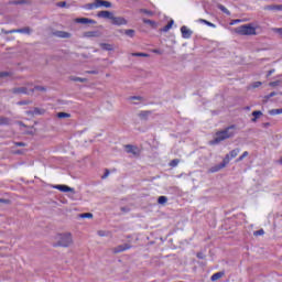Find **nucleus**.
<instances>
[{
    "mask_svg": "<svg viewBox=\"0 0 282 282\" xmlns=\"http://www.w3.org/2000/svg\"><path fill=\"white\" fill-rule=\"evenodd\" d=\"M54 246L59 248H70V246H74V236H72V232L57 234L54 237Z\"/></svg>",
    "mask_w": 282,
    "mask_h": 282,
    "instance_id": "f257e3e1",
    "label": "nucleus"
},
{
    "mask_svg": "<svg viewBox=\"0 0 282 282\" xmlns=\"http://www.w3.org/2000/svg\"><path fill=\"white\" fill-rule=\"evenodd\" d=\"M234 137H235V126H230L225 130L216 132L214 140H212L209 144H219L220 142H224V140H228L229 138H234Z\"/></svg>",
    "mask_w": 282,
    "mask_h": 282,
    "instance_id": "f03ea898",
    "label": "nucleus"
},
{
    "mask_svg": "<svg viewBox=\"0 0 282 282\" xmlns=\"http://www.w3.org/2000/svg\"><path fill=\"white\" fill-rule=\"evenodd\" d=\"M239 153H241V150L239 148L231 150L229 154H226L225 159L223 160V163L220 165L212 167L210 172L217 173V171H221V169H225V166H228V164L230 163V160H234V158H237Z\"/></svg>",
    "mask_w": 282,
    "mask_h": 282,
    "instance_id": "7ed1b4c3",
    "label": "nucleus"
},
{
    "mask_svg": "<svg viewBox=\"0 0 282 282\" xmlns=\"http://www.w3.org/2000/svg\"><path fill=\"white\" fill-rule=\"evenodd\" d=\"M236 34L240 36H257V28L252 24H243L235 29Z\"/></svg>",
    "mask_w": 282,
    "mask_h": 282,
    "instance_id": "20e7f679",
    "label": "nucleus"
},
{
    "mask_svg": "<svg viewBox=\"0 0 282 282\" xmlns=\"http://www.w3.org/2000/svg\"><path fill=\"white\" fill-rule=\"evenodd\" d=\"M30 87H32V84H28L26 86L21 87H14L11 89L12 94L21 95L24 94L25 96H32V91H30Z\"/></svg>",
    "mask_w": 282,
    "mask_h": 282,
    "instance_id": "39448f33",
    "label": "nucleus"
},
{
    "mask_svg": "<svg viewBox=\"0 0 282 282\" xmlns=\"http://www.w3.org/2000/svg\"><path fill=\"white\" fill-rule=\"evenodd\" d=\"M6 34H32V29L30 26L23 28V29H15V30H10L6 31Z\"/></svg>",
    "mask_w": 282,
    "mask_h": 282,
    "instance_id": "423d86ee",
    "label": "nucleus"
},
{
    "mask_svg": "<svg viewBox=\"0 0 282 282\" xmlns=\"http://www.w3.org/2000/svg\"><path fill=\"white\" fill-rule=\"evenodd\" d=\"M83 36L84 39H100L102 34L100 33V31H87L84 32Z\"/></svg>",
    "mask_w": 282,
    "mask_h": 282,
    "instance_id": "0eeeda50",
    "label": "nucleus"
},
{
    "mask_svg": "<svg viewBox=\"0 0 282 282\" xmlns=\"http://www.w3.org/2000/svg\"><path fill=\"white\" fill-rule=\"evenodd\" d=\"M131 246L129 243L119 245L115 248H112L113 254H119V252H124L126 250H130Z\"/></svg>",
    "mask_w": 282,
    "mask_h": 282,
    "instance_id": "6e6552de",
    "label": "nucleus"
},
{
    "mask_svg": "<svg viewBox=\"0 0 282 282\" xmlns=\"http://www.w3.org/2000/svg\"><path fill=\"white\" fill-rule=\"evenodd\" d=\"M110 21H111L112 25H127V19H124L122 17H115L112 14V18Z\"/></svg>",
    "mask_w": 282,
    "mask_h": 282,
    "instance_id": "1a4fd4ad",
    "label": "nucleus"
},
{
    "mask_svg": "<svg viewBox=\"0 0 282 282\" xmlns=\"http://www.w3.org/2000/svg\"><path fill=\"white\" fill-rule=\"evenodd\" d=\"M181 34L183 39H191L193 36V30L188 29L186 25L181 28Z\"/></svg>",
    "mask_w": 282,
    "mask_h": 282,
    "instance_id": "9d476101",
    "label": "nucleus"
},
{
    "mask_svg": "<svg viewBox=\"0 0 282 282\" xmlns=\"http://www.w3.org/2000/svg\"><path fill=\"white\" fill-rule=\"evenodd\" d=\"M53 34L55 36H57V39H70L72 37V33L65 32V31H55V32H53Z\"/></svg>",
    "mask_w": 282,
    "mask_h": 282,
    "instance_id": "9b49d317",
    "label": "nucleus"
},
{
    "mask_svg": "<svg viewBox=\"0 0 282 282\" xmlns=\"http://www.w3.org/2000/svg\"><path fill=\"white\" fill-rule=\"evenodd\" d=\"M54 188L61 191V193H74V188L67 185H55Z\"/></svg>",
    "mask_w": 282,
    "mask_h": 282,
    "instance_id": "f8f14e48",
    "label": "nucleus"
},
{
    "mask_svg": "<svg viewBox=\"0 0 282 282\" xmlns=\"http://www.w3.org/2000/svg\"><path fill=\"white\" fill-rule=\"evenodd\" d=\"M97 17H99V19H113V13L110 11H99Z\"/></svg>",
    "mask_w": 282,
    "mask_h": 282,
    "instance_id": "ddd939ff",
    "label": "nucleus"
},
{
    "mask_svg": "<svg viewBox=\"0 0 282 282\" xmlns=\"http://www.w3.org/2000/svg\"><path fill=\"white\" fill-rule=\"evenodd\" d=\"M97 2V8H111V2L107 0H96Z\"/></svg>",
    "mask_w": 282,
    "mask_h": 282,
    "instance_id": "4468645a",
    "label": "nucleus"
},
{
    "mask_svg": "<svg viewBox=\"0 0 282 282\" xmlns=\"http://www.w3.org/2000/svg\"><path fill=\"white\" fill-rule=\"evenodd\" d=\"M82 8L84 10H96L98 8V4H97V2L95 0L94 2L84 4Z\"/></svg>",
    "mask_w": 282,
    "mask_h": 282,
    "instance_id": "2eb2a0df",
    "label": "nucleus"
},
{
    "mask_svg": "<svg viewBox=\"0 0 282 282\" xmlns=\"http://www.w3.org/2000/svg\"><path fill=\"white\" fill-rule=\"evenodd\" d=\"M76 21H77V23H82L84 25H87L88 23H90V24L96 23L94 20L88 19V18H78Z\"/></svg>",
    "mask_w": 282,
    "mask_h": 282,
    "instance_id": "dca6fc26",
    "label": "nucleus"
},
{
    "mask_svg": "<svg viewBox=\"0 0 282 282\" xmlns=\"http://www.w3.org/2000/svg\"><path fill=\"white\" fill-rule=\"evenodd\" d=\"M138 116H139L140 120H149V116H151V111L143 110V111H140Z\"/></svg>",
    "mask_w": 282,
    "mask_h": 282,
    "instance_id": "f3484780",
    "label": "nucleus"
},
{
    "mask_svg": "<svg viewBox=\"0 0 282 282\" xmlns=\"http://www.w3.org/2000/svg\"><path fill=\"white\" fill-rule=\"evenodd\" d=\"M127 153H132V155H138V149L131 144L124 147Z\"/></svg>",
    "mask_w": 282,
    "mask_h": 282,
    "instance_id": "a211bd4d",
    "label": "nucleus"
},
{
    "mask_svg": "<svg viewBox=\"0 0 282 282\" xmlns=\"http://www.w3.org/2000/svg\"><path fill=\"white\" fill-rule=\"evenodd\" d=\"M99 45L101 50H105L106 52H113V44L100 43Z\"/></svg>",
    "mask_w": 282,
    "mask_h": 282,
    "instance_id": "6ab92c4d",
    "label": "nucleus"
},
{
    "mask_svg": "<svg viewBox=\"0 0 282 282\" xmlns=\"http://www.w3.org/2000/svg\"><path fill=\"white\" fill-rule=\"evenodd\" d=\"M253 118L251 119V122H257L261 116H263V112L261 110H256L252 112Z\"/></svg>",
    "mask_w": 282,
    "mask_h": 282,
    "instance_id": "aec40b11",
    "label": "nucleus"
},
{
    "mask_svg": "<svg viewBox=\"0 0 282 282\" xmlns=\"http://www.w3.org/2000/svg\"><path fill=\"white\" fill-rule=\"evenodd\" d=\"M226 273L224 271L214 273L210 278V281H219Z\"/></svg>",
    "mask_w": 282,
    "mask_h": 282,
    "instance_id": "412c9836",
    "label": "nucleus"
},
{
    "mask_svg": "<svg viewBox=\"0 0 282 282\" xmlns=\"http://www.w3.org/2000/svg\"><path fill=\"white\" fill-rule=\"evenodd\" d=\"M31 96L34 94V91H47V88L45 86H34L33 88H30Z\"/></svg>",
    "mask_w": 282,
    "mask_h": 282,
    "instance_id": "4be33fe9",
    "label": "nucleus"
},
{
    "mask_svg": "<svg viewBox=\"0 0 282 282\" xmlns=\"http://www.w3.org/2000/svg\"><path fill=\"white\" fill-rule=\"evenodd\" d=\"M264 10H278V11H282V4H271V6H267V7H264Z\"/></svg>",
    "mask_w": 282,
    "mask_h": 282,
    "instance_id": "5701e85b",
    "label": "nucleus"
},
{
    "mask_svg": "<svg viewBox=\"0 0 282 282\" xmlns=\"http://www.w3.org/2000/svg\"><path fill=\"white\" fill-rule=\"evenodd\" d=\"M69 80H73V83H87V78L70 76Z\"/></svg>",
    "mask_w": 282,
    "mask_h": 282,
    "instance_id": "b1692460",
    "label": "nucleus"
},
{
    "mask_svg": "<svg viewBox=\"0 0 282 282\" xmlns=\"http://www.w3.org/2000/svg\"><path fill=\"white\" fill-rule=\"evenodd\" d=\"M218 10L224 12V14H227V17H230V11L224 6V4H217Z\"/></svg>",
    "mask_w": 282,
    "mask_h": 282,
    "instance_id": "393cba45",
    "label": "nucleus"
},
{
    "mask_svg": "<svg viewBox=\"0 0 282 282\" xmlns=\"http://www.w3.org/2000/svg\"><path fill=\"white\" fill-rule=\"evenodd\" d=\"M34 116H43L45 113V109L43 108H34L33 109Z\"/></svg>",
    "mask_w": 282,
    "mask_h": 282,
    "instance_id": "a878e982",
    "label": "nucleus"
},
{
    "mask_svg": "<svg viewBox=\"0 0 282 282\" xmlns=\"http://www.w3.org/2000/svg\"><path fill=\"white\" fill-rule=\"evenodd\" d=\"M282 113V108L269 110V116H279Z\"/></svg>",
    "mask_w": 282,
    "mask_h": 282,
    "instance_id": "bb28decb",
    "label": "nucleus"
},
{
    "mask_svg": "<svg viewBox=\"0 0 282 282\" xmlns=\"http://www.w3.org/2000/svg\"><path fill=\"white\" fill-rule=\"evenodd\" d=\"M10 124V118L8 117H0V127Z\"/></svg>",
    "mask_w": 282,
    "mask_h": 282,
    "instance_id": "cd10ccee",
    "label": "nucleus"
},
{
    "mask_svg": "<svg viewBox=\"0 0 282 282\" xmlns=\"http://www.w3.org/2000/svg\"><path fill=\"white\" fill-rule=\"evenodd\" d=\"M198 23H204L205 25H208V28H217V25L204 19H198Z\"/></svg>",
    "mask_w": 282,
    "mask_h": 282,
    "instance_id": "c85d7f7f",
    "label": "nucleus"
},
{
    "mask_svg": "<svg viewBox=\"0 0 282 282\" xmlns=\"http://www.w3.org/2000/svg\"><path fill=\"white\" fill-rule=\"evenodd\" d=\"M124 34H126L127 36H130V39H133V36H135V30H133V29H128V30L124 31Z\"/></svg>",
    "mask_w": 282,
    "mask_h": 282,
    "instance_id": "c756f323",
    "label": "nucleus"
},
{
    "mask_svg": "<svg viewBox=\"0 0 282 282\" xmlns=\"http://www.w3.org/2000/svg\"><path fill=\"white\" fill-rule=\"evenodd\" d=\"M166 202H169V198L166 196H160L158 198V204H161L162 206H164V204H166Z\"/></svg>",
    "mask_w": 282,
    "mask_h": 282,
    "instance_id": "7c9ffc66",
    "label": "nucleus"
},
{
    "mask_svg": "<svg viewBox=\"0 0 282 282\" xmlns=\"http://www.w3.org/2000/svg\"><path fill=\"white\" fill-rule=\"evenodd\" d=\"M79 217H80L82 219H91V218H94V214H91V213H85V214H80Z\"/></svg>",
    "mask_w": 282,
    "mask_h": 282,
    "instance_id": "2f4dec72",
    "label": "nucleus"
},
{
    "mask_svg": "<svg viewBox=\"0 0 282 282\" xmlns=\"http://www.w3.org/2000/svg\"><path fill=\"white\" fill-rule=\"evenodd\" d=\"M173 23H174V21L171 20V21L163 28V32H169V30H171V28H173Z\"/></svg>",
    "mask_w": 282,
    "mask_h": 282,
    "instance_id": "473e14b6",
    "label": "nucleus"
},
{
    "mask_svg": "<svg viewBox=\"0 0 282 282\" xmlns=\"http://www.w3.org/2000/svg\"><path fill=\"white\" fill-rule=\"evenodd\" d=\"M57 118L63 119V118H72V115L67 112H58Z\"/></svg>",
    "mask_w": 282,
    "mask_h": 282,
    "instance_id": "72a5a7b5",
    "label": "nucleus"
},
{
    "mask_svg": "<svg viewBox=\"0 0 282 282\" xmlns=\"http://www.w3.org/2000/svg\"><path fill=\"white\" fill-rule=\"evenodd\" d=\"M248 155H249L248 151H245V152L242 153V155H240V156L236 160V162H242V160H243L245 158H248Z\"/></svg>",
    "mask_w": 282,
    "mask_h": 282,
    "instance_id": "f704fd0d",
    "label": "nucleus"
},
{
    "mask_svg": "<svg viewBox=\"0 0 282 282\" xmlns=\"http://www.w3.org/2000/svg\"><path fill=\"white\" fill-rule=\"evenodd\" d=\"M97 235H98L99 237H109V231L99 230V231H97Z\"/></svg>",
    "mask_w": 282,
    "mask_h": 282,
    "instance_id": "c9c22d12",
    "label": "nucleus"
},
{
    "mask_svg": "<svg viewBox=\"0 0 282 282\" xmlns=\"http://www.w3.org/2000/svg\"><path fill=\"white\" fill-rule=\"evenodd\" d=\"M132 56H141L143 58H149V54L147 53H132Z\"/></svg>",
    "mask_w": 282,
    "mask_h": 282,
    "instance_id": "e433bc0d",
    "label": "nucleus"
},
{
    "mask_svg": "<svg viewBox=\"0 0 282 282\" xmlns=\"http://www.w3.org/2000/svg\"><path fill=\"white\" fill-rule=\"evenodd\" d=\"M254 237H261V235H265V231L263 229H259L253 232Z\"/></svg>",
    "mask_w": 282,
    "mask_h": 282,
    "instance_id": "4c0bfd02",
    "label": "nucleus"
},
{
    "mask_svg": "<svg viewBox=\"0 0 282 282\" xmlns=\"http://www.w3.org/2000/svg\"><path fill=\"white\" fill-rule=\"evenodd\" d=\"M177 164H180V159H174L170 162V166H173V167L177 166Z\"/></svg>",
    "mask_w": 282,
    "mask_h": 282,
    "instance_id": "58836bf2",
    "label": "nucleus"
},
{
    "mask_svg": "<svg viewBox=\"0 0 282 282\" xmlns=\"http://www.w3.org/2000/svg\"><path fill=\"white\" fill-rule=\"evenodd\" d=\"M276 96V91H272L269 95L264 96L265 100H270V98H274Z\"/></svg>",
    "mask_w": 282,
    "mask_h": 282,
    "instance_id": "ea45409f",
    "label": "nucleus"
},
{
    "mask_svg": "<svg viewBox=\"0 0 282 282\" xmlns=\"http://www.w3.org/2000/svg\"><path fill=\"white\" fill-rule=\"evenodd\" d=\"M139 12H141L142 14H149V15L153 14L152 11L147 10V9H140Z\"/></svg>",
    "mask_w": 282,
    "mask_h": 282,
    "instance_id": "a19ab883",
    "label": "nucleus"
},
{
    "mask_svg": "<svg viewBox=\"0 0 282 282\" xmlns=\"http://www.w3.org/2000/svg\"><path fill=\"white\" fill-rule=\"evenodd\" d=\"M18 105H20V106L32 105V100H22V101H19Z\"/></svg>",
    "mask_w": 282,
    "mask_h": 282,
    "instance_id": "79ce46f5",
    "label": "nucleus"
},
{
    "mask_svg": "<svg viewBox=\"0 0 282 282\" xmlns=\"http://www.w3.org/2000/svg\"><path fill=\"white\" fill-rule=\"evenodd\" d=\"M143 23H147L148 25H155V22L149 19H143Z\"/></svg>",
    "mask_w": 282,
    "mask_h": 282,
    "instance_id": "37998d69",
    "label": "nucleus"
},
{
    "mask_svg": "<svg viewBox=\"0 0 282 282\" xmlns=\"http://www.w3.org/2000/svg\"><path fill=\"white\" fill-rule=\"evenodd\" d=\"M281 82L276 80V82H271L269 85L270 87H279Z\"/></svg>",
    "mask_w": 282,
    "mask_h": 282,
    "instance_id": "c03bdc74",
    "label": "nucleus"
},
{
    "mask_svg": "<svg viewBox=\"0 0 282 282\" xmlns=\"http://www.w3.org/2000/svg\"><path fill=\"white\" fill-rule=\"evenodd\" d=\"M26 116H30L31 118H34V110H28Z\"/></svg>",
    "mask_w": 282,
    "mask_h": 282,
    "instance_id": "a18cd8bd",
    "label": "nucleus"
},
{
    "mask_svg": "<svg viewBox=\"0 0 282 282\" xmlns=\"http://www.w3.org/2000/svg\"><path fill=\"white\" fill-rule=\"evenodd\" d=\"M109 177V170H106L105 174L101 176L102 180H107Z\"/></svg>",
    "mask_w": 282,
    "mask_h": 282,
    "instance_id": "49530a36",
    "label": "nucleus"
},
{
    "mask_svg": "<svg viewBox=\"0 0 282 282\" xmlns=\"http://www.w3.org/2000/svg\"><path fill=\"white\" fill-rule=\"evenodd\" d=\"M0 204H10L9 199L0 198Z\"/></svg>",
    "mask_w": 282,
    "mask_h": 282,
    "instance_id": "de8ad7c7",
    "label": "nucleus"
},
{
    "mask_svg": "<svg viewBox=\"0 0 282 282\" xmlns=\"http://www.w3.org/2000/svg\"><path fill=\"white\" fill-rule=\"evenodd\" d=\"M57 6L58 8H65V6H67V2H58Z\"/></svg>",
    "mask_w": 282,
    "mask_h": 282,
    "instance_id": "09e8293b",
    "label": "nucleus"
},
{
    "mask_svg": "<svg viewBox=\"0 0 282 282\" xmlns=\"http://www.w3.org/2000/svg\"><path fill=\"white\" fill-rule=\"evenodd\" d=\"M6 76H9V73H8V72H2V73H0V78H3V77H6Z\"/></svg>",
    "mask_w": 282,
    "mask_h": 282,
    "instance_id": "8fccbe9b",
    "label": "nucleus"
},
{
    "mask_svg": "<svg viewBox=\"0 0 282 282\" xmlns=\"http://www.w3.org/2000/svg\"><path fill=\"white\" fill-rule=\"evenodd\" d=\"M196 257H197L198 259H205V256H204V253H202V252H198Z\"/></svg>",
    "mask_w": 282,
    "mask_h": 282,
    "instance_id": "3c124183",
    "label": "nucleus"
},
{
    "mask_svg": "<svg viewBox=\"0 0 282 282\" xmlns=\"http://www.w3.org/2000/svg\"><path fill=\"white\" fill-rule=\"evenodd\" d=\"M15 147H25L24 142H15Z\"/></svg>",
    "mask_w": 282,
    "mask_h": 282,
    "instance_id": "603ef678",
    "label": "nucleus"
},
{
    "mask_svg": "<svg viewBox=\"0 0 282 282\" xmlns=\"http://www.w3.org/2000/svg\"><path fill=\"white\" fill-rule=\"evenodd\" d=\"M253 87H254V88L261 87V82H256V83L253 84Z\"/></svg>",
    "mask_w": 282,
    "mask_h": 282,
    "instance_id": "864d4df0",
    "label": "nucleus"
},
{
    "mask_svg": "<svg viewBox=\"0 0 282 282\" xmlns=\"http://www.w3.org/2000/svg\"><path fill=\"white\" fill-rule=\"evenodd\" d=\"M15 6H19V4H21V3H25V1L24 0H21V1H14L13 2Z\"/></svg>",
    "mask_w": 282,
    "mask_h": 282,
    "instance_id": "5fc2aeb1",
    "label": "nucleus"
},
{
    "mask_svg": "<svg viewBox=\"0 0 282 282\" xmlns=\"http://www.w3.org/2000/svg\"><path fill=\"white\" fill-rule=\"evenodd\" d=\"M86 74H98V70H86Z\"/></svg>",
    "mask_w": 282,
    "mask_h": 282,
    "instance_id": "6e6d98bb",
    "label": "nucleus"
},
{
    "mask_svg": "<svg viewBox=\"0 0 282 282\" xmlns=\"http://www.w3.org/2000/svg\"><path fill=\"white\" fill-rule=\"evenodd\" d=\"M262 127H263L264 129H268V127H270V122L262 123Z\"/></svg>",
    "mask_w": 282,
    "mask_h": 282,
    "instance_id": "4d7b16f0",
    "label": "nucleus"
},
{
    "mask_svg": "<svg viewBox=\"0 0 282 282\" xmlns=\"http://www.w3.org/2000/svg\"><path fill=\"white\" fill-rule=\"evenodd\" d=\"M153 53H154V54H162V51L155 48V50H153Z\"/></svg>",
    "mask_w": 282,
    "mask_h": 282,
    "instance_id": "13d9d810",
    "label": "nucleus"
},
{
    "mask_svg": "<svg viewBox=\"0 0 282 282\" xmlns=\"http://www.w3.org/2000/svg\"><path fill=\"white\" fill-rule=\"evenodd\" d=\"M272 74H274V69L269 70L267 76H272Z\"/></svg>",
    "mask_w": 282,
    "mask_h": 282,
    "instance_id": "bf43d9fd",
    "label": "nucleus"
},
{
    "mask_svg": "<svg viewBox=\"0 0 282 282\" xmlns=\"http://www.w3.org/2000/svg\"><path fill=\"white\" fill-rule=\"evenodd\" d=\"M18 124H20V127H25V123H23V121H18Z\"/></svg>",
    "mask_w": 282,
    "mask_h": 282,
    "instance_id": "052dcab7",
    "label": "nucleus"
},
{
    "mask_svg": "<svg viewBox=\"0 0 282 282\" xmlns=\"http://www.w3.org/2000/svg\"><path fill=\"white\" fill-rule=\"evenodd\" d=\"M131 100H140V97H131Z\"/></svg>",
    "mask_w": 282,
    "mask_h": 282,
    "instance_id": "680f3d73",
    "label": "nucleus"
},
{
    "mask_svg": "<svg viewBox=\"0 0 282 282\" xmlns=\"http://www.w3.org/2000/svg\"><path fill=\"white\" fill-rule=\"evenodd\" d=\"M276 32H282V29H276Z\"/></svg>",
    "mask_w": 282,
    "mask_h": 282,
    "instance_id": "e2e57ef3",
    "label": "nucleus"
},
{
    "mask_svg": "<svg viewBox=\"0 0 282 282\" xmlns=\"http://www.w3.org/2000/svg\"><path fill=\"white\" fill-rule=\"evenodd\" d=\"M279 162H280V164H282V155H281V158H280V161H279Z\"/></svg>",
    "mask_w": 282,
    "mask_h": 282,
    "instance_id": "0e129e2a",
    "label": "nucleus"
},
{
    "mask_svg": "<svg viewBox=\"0 0 282 282\" xmlns=\"http://www.w3.org/2000/svg\"><path fill=\"white\" fill-rule=\"evenodd\" d=\"M106 76L109 77V74H107Z\"/></svg>",
    "mask_w": 282,
    "mask_h": 282,
    "instance_id": "69168bd1",
    "label": "nucleus"
}]
</instances>
